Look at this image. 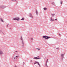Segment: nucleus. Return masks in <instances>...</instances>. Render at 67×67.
Here are the masks:
<instances>
[{
	"instance_id": "obj_1",
	"label": "nucleus",
	"mask_w": 67,
	"mask_h": 67,
	"mask_svg": "<svg viewBox=\"0 0 67 67\" xmlns=\"http://www.w3.org/2000/svg\"><path fill=\"white\" fill-rule=\"evenodd\" d=\"M13 20H17V21H19V20H20V18L17 17H16V18H14Z\"/></svg>"
},
{
	"instance_id": "obj_2",
	"label": "nucleus",
	"mask_w": 67,
	"mask_h": 67,
	"mask_svg": "<svg viewBox=\"0 0 67 67\" xmlns=\"http://www.w3.org/2000/svg\"><path fill=\"white\" fill-rule=\"evenodd\" d=\"M38 57H35L34 58V59H40V58Z\"/></svg>"
},
{
	"instance_id": "obj_3",
	"label": "nucleus",
	"mask_w": 67,
	"mask_h": 67,
	"mask_svg": "<svg viewBox=\"0 0 67 67\" xmlns=\"http://www.w3.org/2000/svg\"><path fill=\"white\" fill-rule=\"evenodd\" d=\"M51 21H55V19H52V17L51 18Z\"/></svg>"
},
{
	"instance_id": "obj_4",
	"label": "nucleus",
	"mask_w": 67,
	"mask_h": 67,
	"mask_svg": "<svg viewBox=\"0 0 67 67\" xmlns=\"http://www.w3.org/2000/svg\"><path fill=\"white\" fill-rule=\"evenodd\" d=\"M30 16L31 17V18H33V16H32V14L31 13L30 14Z\"/></svg>"
},
{
	"instance_id": "obj_5",
	"label": "nucleus",
	"mask_w": 67,
	"mask_h": 67,
	"mask_svg": "<svg viewBox=\"0 0 67 67\" xmlns=\"http://www.w3.org/2000/svg\"><path fill=\"white\" fill-rule=\"evenodd\" d=\"M47 37H48V36H43V37L44 38H46Z\"/></svg>"
},
{
	"instance_id": "obj_6",
	"label": "nucleus",
	"mask_w": 67,
	"mask_h": 67,
	"mask_svg": "<svg viewBox=\"0 0 67 67\" xmlns=\"http://www.w3.org/2000/svg\"><path fill=\"white\" fill-rule=\"evenodd\" d=\"M64 54H61V55L62 57H63V56H64Z\"/></svg>"
},
{
	"instance_id": "obj_7",
	"label": "nucleus",
	"mask_w": 67,
	"mask_h": 67,
	"mask_svg": "<svg viewBox=\"0 0 67 67\" xmlns=\"http://www.w3.org/2000/svg\"><path fill=\"white\" fill-rule=\"evenodd\" d=\"M51 38L50 37H48L45 38V40H46L47 39H48V38Z\"/></svg>"
},
{
	"instance_id": "obj_8",
	"label": "nucleus",
	"mask_w": 67,
	"mask_h": 67,
	"mask_svg": "<svg viewBox=\"0 0 67 67\" xmlns=\"http://www.w3.org/2000/svg\"><path fill=\"white\" fill-rule=\"evenodd\" d=\"M37 63H38L37 62H36L34 63V64L35 65V64H37Z\"/></svg>"
},
{
	"instance_id": "obj_9",
	"label": "nucleus",
	"mask_w": 67,
	"mask_h": 67,
	"mask_svg": "<svg viewBox=\"0 0 67 67\" xmlns=\"http://www.w3.org/2000/svg\"><path fill=\"white\" fill-rule=\"evenodd\" d=\"M3 54L2 52L0 50V54Z\"/></svg>"
},
{
	"instance_id": "obj_10",
	"label": "nucleus",
	"mask_w": 67,
	"mask_h": 67,
	"mask_svg": "<svg viewBox=\"0 0 67 67\" xmlns=\"http://www.w3.org/2000/svg\"><path fill=\"white\" fill-rule=\"evenodd\" d=\"M43 9L45 10H46L47 9V8H44Z\"/></svg>"
},
{
	"instance_id": "obj_11",
	"label": "nucleus",
	"mask_w": 67,
	"mask_h": 67,
	"mask_svg": "<svg viewBox=\"0 0 67 67\" xmlns=\"http://www.w3.org/2000/svg\"><path fill=\"white\" fill-rule=\"evenodd\" d=\"M37 64H38V65H39L40 67H41V65L40 64V63H39V62H38V63H37Z\"/></svg>"
},
{
	"instance_id": "obj_12",
	"label": "nucleus",
	"mask_w": 67,
	"mask_h": 67,
	"mask_svg": "<svg viewBox=\"0 0 67 67\" xmlns=\"http://www.w3.org/2000/svg\"><path fill=\"white\" fill-rule=\"evenodd\" d=\"M21 20H22L23 21H24V18H22V19H21Z\"/></svg>"
},
{
	"instance_id": "obj_13",
	"label": "nucleus",
	"mask_w": 67,
	"mask_h": 67,
	"mask_svg": "<svg viewBox=\"0 0 67 67\" xmlns=\"http://www.w3.org/2000/svg\"><path fill=\"white\" fill-rule=\"evenodd\" d=\"M21 40H22V42H23V39L22 38V36H21Z\"/></svg>"
},
{
	"instance_id": "obj_14",
	"label": "nucleus",
	"mask_w": 67,
	"mask_h": 67,
	"mask_svg": "<svg viewBox=\"0 0 67 67\" xmlns=\"http://www.w3.org/2000/svg\"><path fill=\"white\" fill-rule=\"evenodd\" d=\"M1 8H4V6H1Z\"/></svg>"
},
{
	"instance_id": "obj_15",
	"label": "nucleus",
	"mask_w": 67,
	"mask_h": 67,
	"mask_svg": "<svg viewBox=\"0 0 67 67\" xmlns=\"http://www.w3.org/2000/svg\"><path fill=\"white\" fill-rule=\"evenodd\" d=\"M62 3H63V1H60V4H62Z\"/></svg>"
},
{
	"instance_id": "obj_16",
	"label": "nucleus",
	"mask_w": 67,
	"mask_h": 67,
	"mask_svg": "<svg viewBox=\"0 0 67 67\" xmlns=\"http://www.w3.org/2000/svg\"><path fill=\"white\" fill-rule=\"evenodd\" d=\"M1 20L2 21V22H3V20H2V19L1 18Z\"/></svg>"
},
{
	"instance_id": "obj_17",
	"label": "nucleus",
	"mask_w": 67,
	"mask_h": 67,
	"mask_svg": "<svg viewBox=\"0 0 67 67\" xmlns=\"http://www.w3.org/2000/svg\"><path fill=\"white\" fill-rule=\"evenodd\" d=\"M52 16H54V15H55V14H51Z\"/></svg>"
},
{
	"instance_id": "obj_18",
	"label": "nucleus",
	"mask_w": 67,
	"mask_h": 67,
	"mask_svg": "<svg viewBox=\"0 0 67 67\" xmlns=\"http://www.w3.org/2000/svg\"><path fill=\"white\" fill-rule=\"evenodd\" d=\"M15 57V58H18V57H19V56H16Z\"/></svg>"
},
{
	"instance_id": "obj_19",
	"label": "nucleus",
	"mask_w": 67,
	"mask_h": 67,
	"mask_svg": "<svg viewBox=\"0 0 67 67\" xmlns=\"http://www.w3.org/2000/svg\"><path fill=\"white\" fill-rule=\"evenodd\" d=\"M48 59H47V62H46L47 63L48 62Z\"/></svg>"
},
{
	"instance_id": "obj_20",
	"label": "nucleus",
	"mask_w": 67,
	"mask_h": 67,
	"mask_svg": "<svg viewBox=\"0 0 67 67\" xmlns=\"http://www.w3.org/2000/svg\"><path fill=\"white\" fill-rule=\"evenodd\" d=\"M52 4H53V5H54V4H55L54 2L52 3Z\"/></svg>"
},
{
	"instance_id": "obj_21",
	"label": "nucleus",
	"mask_w": 67,
	"mask_h": 67,
	"mask_svg": "<svg viewBox=\"0 0 67 67\" xmlns=\"http://www.w3.org/2000/svg\"><path fill=\"white\" fill-rule=\"evenodd\" d=\"M37 49H38V51H40V49H38V48H37Z\"/></svg>"
},
{
	"instance_id": "obj_22",
	"label": "nucleus",
	"mask_w": 67,
	"mask_h": 67,
	"mask_svg": "<svg viewBox=\"0 0 67 67\" xmlns=\"http://www.w3.org/2000/svg\"><path fill=\"white\" fill-rule=\"evenodd\" d=\"M31 40H33V38H31Z\"/></svg>"
},
{
	"instance_id": "obj_23",
	"label": "nucleus",
	"mask_w": 67,
	"mask_h": 67,
	"mask_svg": "<svg viewBox=\"0 0 67 67\" xmlns=\"http://www.w3.org/2000/svg\"><path fill=\"white\" fill-rule=\"evenodd\" d=\"M22 43H23V44H24V43L23 42V41Z\"/></svg>"
},
{
	"instance_id": "obj_24",
	"label": "nucleus",
	"mask_w": 67,
	"mask_h": 67,
	"mask_svg": "<svg viewBox=\"0 0 67 67\" xmlns=\"http://www.w3.org/2000/svg\"><path fill=\"white\" fill-rule=\"evenodd\" d=\"M55 20L56 21H57V19H55Z\"/></svg>"
},
{
	"instance_id": "obj_25",
	"label": "nucleus",
	"mask_w": 67,
	"mask_h": 67,
	"mask_svg": "<svg viewBox=\"0 0 67 67\" xmlns=\"http://www.w3.org/2000/svg\"><path fill=\"white\" fill-rule=\"evenodd\" d=\"M12 1H14V0H11Z\"/></svg>"
},
{
	"instance_id": "obj_26",
	"label": "nucleus",
	"mask_w": 67,
	"mask_h": 67,
	"mask_svg": "<svg viewBox=\"0 0 67 67\" xmlns=\"http://www.w3.org/2000/svg\"><path fill=\"white\" fill-rule=\"evenodd\" d=\"M30 62H32V60H31V61H30Z\"/></svg>"
},
{
	"instance_id": "obj_27",
	"label": "nucleus",
	"mask_w": 67,
	"mask_h": 67,
	"mask_svg": "<svg viewBox=\"0 0 67 67\" xmlns=\"http://www.w3.org/2000/svg\"><path fill=\"white\" fill-rule=\"evenodd\" d=\"M59 34V35H60V34Z\"/></svg>"
},
{
	"instance_id": "obj_28",
	"label": "nucleus",
	"mask_w": 67,
	"mask_h": 67,
	"mask_svg": "<svg viewBox=\"0 0 67 67\" xmlns=\"http://www.w3.org/2000/svg\"><path fill=\"white\" fill-rule=\"evenodd\" d=\"M58 48H57V49H58Z\"/></svg>"
},
{
	"instance_id": "obj_29",
	"label": "nucleus",
	"mask_w": 67,
	"mask_h": 67,
	"mask_svg": "<svg viewBox=\"0 0 67 67\" xmlns=\"http://www.w3.org/2000/svg\"><path fill=\"white\" fill-rule=\"evenodd\" d=\"M8 26V25L7 26Z\"/></svg>"
},
{
	"instance_id": "obj_30",
	"label": "nucleus",
	"mask_w": 67,
	"mask_h": 67,
	"mask_svg": "<svg viewBox=\"0 0 67 67\" xmlns=\"http://www.w3.org/2000/svg\"><path fill=\"white\" fill-rule=\"evenodd\" d=\"M14 59H15V58H14Z\"/></svg>"
},
{
	"instance_id": "obj_31",
	"label": "nucleus",
	"mask_w": 67,
	"mask_h": 67,
	"mask_svg": "<svg viewBox=\"0 0 67 67\" xmlns=\"http://www.w3.org/2000/svg\"><path fill=\"white\" fill-rule=\"evenodd\" d=\"M36 13H37V12H36Z\"/></svg>"
}]
</instances>
